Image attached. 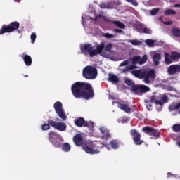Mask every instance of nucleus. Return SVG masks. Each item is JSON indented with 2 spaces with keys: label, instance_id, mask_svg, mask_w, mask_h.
Returning <instances> with one entry per match:
<instances>
[{
  "label": "nucleus",
  "instance_id": "25",
  "mask_svg": "<svg viewBox=\"0 0 180 180\" xmlns=\"http://www.w3.org/2000/svg\"><path fill=\"white\" fill-rule=\"evenodd\" d=\"M136 68H137V66L134 65H127L125 68L122 70V72L126 74V72H128V71H131V70H136Z\"/></svg>",
  "mask_w": 180,
  "mask_h": 180
},
{
  "label": "nucleus",
  "instance_id": "21",
  "mask_svg": "<svg viewBox=\"0 0 180 180\" xmlns=\"http://www.w3.org/2000/svg\"><path fill=\"white\" fill-rule=\"evenodd\" d=\"M5 33H12V30H11V26L3 25L1 29H0V35L5 34Z\"/></svg>",
  "mask_w": 180,
  "mask_h": 180
},
{
  "label": "nucleus",
  "instance_id": "52",
  "mask_svg": "<svg viewBox=\"0 0 180 180\" xmlns=\"http://www.w3.org/2000/svg\"><path fill=\"white\" fill-rule=\"evenodd\" d=\"M164 25H166L167 26H169L170 25H172V21H167V22H164Z\"/></svg>",
  "mask_w": 180,
  "mask_h": 180
},
{
  "label": "nucleus",
  "instance_id": "30",
  "mask_svg": "<svg viewBox=\"0 0 180 180\" xmlns=\"http://www.w3.org/2000/svg\"><path fill=\"white\" fill-rule=\"evenodd\" d=\"M99 6L101 9H112L110 3H101Z\"/></svg>",
  "mask_w": 180,
  "mask_h": 180
},
{
  "label": "nucleus",
  "instance_id": "10",
  "mask_svg": "<svg viewBox=\"0 0 180 180\" xmlns=\"http://www.w3.org/2000/svg\"><path fill=\"white\" fill-rule=\"evenodd\" d=\"M48 123H49L51 127H53V129H56V130H58L59 131H65L67 130V124L64 122H57L49 120Z\"/></svg>",
  "mask_w": 180,
  "mask_h": 180
},
{
  "label": "nucleus",
  "instance_id": "24",
  "mask_svg": "<svg viewBox=\"0 0 180 180\" xmlns=\"http://www.w3.org/2000/svg\"><path fill=\"white\" fill-rule=\"evenodd\" d=\"M108 57L110 60H112V61H117V53L113 51L109 52Z\"/></svg>",
  "mask_w": 180,
  "mask_h": 180
},
{
  "label": "nucleus",
  "instance_id": "5",
  "mask_svg": "<svg viewBox=\"0 0 180 180\" xmlns=\"http://www.w3.org/2000/svg\"><path fill=\"white\" fill-rule=\"evenodd\" d=\"M151 101L155 105L160 106H162L164 103H167L168 102V96L167 94H161L160 93H155L150 97Z\"/></svg>",
  "mask_w": 180,
  "mask_h": 180
},
{
  "label": "nucleus",
  "instance_id": "47",
  "mask_svg": "<svg viewBox=\"0 0 180 180\" xmlns=\"http://www.w3.org/2000/svg\"><path fill=\"white\" fill-rule=\"evenodd\" d=\"M143 33L146 34H151V30L148 27H144L143 28Z\"/></svg>",
  "mask_w": 180,
  "mask_h": 180
},
{
  "label": "nucleus",
  "instance_id": "6",
  "mask_svg": "<svg viewBox=\"0 0 180 180\" xmlns=\"http://www.w3.org/2000/svg\"><path fill=\"white\" fill-rule=\"evenodd\" d=\"M48 139L50 141L51 143H52V145L53 146V147H55L56 148H61V146H63V144L61 143V142L58 141L57 140H58V139H60V135L58 134L57 132L56 131H51L49 134H48Z\"/></svg>",
  "mask_w": 180,
  "mask_h": 180
},
{
  "label": "nucleus",
  "instance_id": "48",
  "mask_svg": "<svg viewBox=\"0 0 180 180\" xmlns=\"http://www.w3.org/2000/svg\"><path fill=\"white\" fill-rule=\"evenodd\" d=\"M129 60H124L123 62H122L120 64V65H119V67H124V65H129Z\"/></svg>",
  "mask_w": 180,
  "mask_h": 180
},
{
  "label": "nucleus",
  "instance_id": "50",
  "mask_svg": "<svg viewBox=\"0 0 180 180\" xmlns=\"http://www.w3.org/2000/svg\"><path fill=\"white\" fill-rule=\"evenodd\" d=\"M114 32L115 33H120V34H122V33H123V30L117 28L114 29Z\"/></svg>",
  "mask_w": 180,
  "mask_h": 180
},
{
  "label": "nucleus",
  "instance_id": "36",
  "mask_svg": "<svg viewBox=\"0 0 180 180\" xmlns=\"http://www.w3.org/2000/svg\"><path fill=\"white\" fill-rule=\"evenodd\" d=\"M128 43H131L133 46H140L141 44V42L138 39H129L128 40Z\"/></svg>",
  "mask_w": 180,
  "mask_h": 180
},
{
  "label": "nucleus",
  "instance_id": "55",
  "mask_svg": "<svg viewBox=\"0 0 180 180\" xmlns=\"http://www.w3.org/2000/svg\"><path fill=\"white\" fill-rule=\"evenodd\" d=\"M18 33H22V31L18 30Z\"/></svg>",
  "mask_w": 180,
  "mask_h": 180
},
{
  "label": "nucleus",
  "instance_id": "14",
  "mask_svg": "<svg viewBox=\"0 0 180 180\" xmlns=\"http://www.w3.org/2000/svg\"><path fill=\"white\" fill-rule=\"evenodd\" d=\"M103 18L104 22H108V23H113L114 25H116V26L117 27H119L120 29H125L126 28V25H124L123 22H122L120 21L112 20L108 18V17H106V16H103Z\"/></svg>",
  "mask_w": 180,
  "mask_h": 180
},
{
  "label": "nucleus",
  "instance_id": "44",
  "mask_svg": "<svg viewBox=\"0 0 180 180\" xmlns=\"http://www.w3.org/2000/svg\"><path fill=\"white\" fill-rule=\"evenodd\" d=\"M129 4H131L134 6H139V2L137 0H126Z\"/></svg>",
  "mask_w": 180,
  "mask_h": 180
},
{
  "label": "nucleus",
  "instance_id": "9",
  "mask_svg": "<svg viewBox=\"0 0 180 180\" xmlns=\"http://www.w3.org/2000/svg\"><path fill=\"white\" fill-rule=\"evenodd\" d=\"M53 107L58 116H59L60 119L65 120L67 119V115H65V112L63 109V103L60 101H57L54 103Z\"/></svg>",
  "mask_w": 180,
  "mask_h": 180
},
{
  "label": "nucleus",
  "instance_id": "12",
  "mask_svg": "<svg viewBox=\"0 0 180 180\" xmlns=\"http://www.w3.org/2000/svg\"><path fill=\"white\" fill-rule=\"evenodd\" d=\"M145 63H147V55H144L142 58L139 56H136L132 58V65H136V64L143 65Z\"/></svg>",
  "mask_w": 180,
  "mask_h": 180
},
{
  "label": "nucleus",
  "instance_id": "39",
  "mask_svg": "<svg viewBox=\"0 0 180 180\" xmlns=\"http://www.w3.org/2000/svg\"><path fill=\"white\" fill-rule=\"evenodd\" d=\"M172 130L174 133H179L180 131V124H175L172 126Z\"/></svg>",
  "mask_w": 180,
  "mask_h": 180
},
{
  "label": "nucleus",
  "instance_id": "20",
  "mask_svg": "<svg viewBox=\"0 0 180 180\" xmlns=\"http://www.w3.org/2000/svg\"><path fill=\"white\" fill-rule=\"evenodd\" d=\"M9 26L13 33V32H15V30H18L19 27H20V23L18 21H13L9 24Z\"/></svg>",
  "mask_w": 180,
  "mask_h": 180
},
{
  "label": "nucleus",
  "instance_id": "41",
  "mask_svg": "<svg viewBox=\"0 0 180 180\" xmlns=\"http://www.w3.org/2000/svg\"><path fill=\"white\" fill-rule=\"evenodd\" d=\"M112 49H113V45L112 44H107L104 47L105 51H108V53L112 51Z\"/></svg>",
  "mask_w": 180,
  "mask_h": 180
},
{
  "label": "nucleus",
  "instance_id": "17",
  "mask_svg": "<svg viewBox=\"0 0 180 180\" xmlns=\"http://www.w3.org/2000/svg\"><path fill=\"white\" fill-rule=\"evenodd\" d=\"M146 70H132L131 72V74L134 77H136V78H139V79H143L144 75H145Z\"/></svg>",
  "mask_w": 180,
  "mask_h": 180
},
{
  "label": "nucleus",
  "instance_id": "26",
  "mask_svg": "<svg viewBox=\"0 0 180 180\" xmlns=\"http://www.w3.org/2000/svg\"><path fill=\"white\" fill-rule=\"evenodd\" d=\"M173 59L170 58L169 56V53H168L167 52L165 53V64H167V65L169 64H172V60Z\"/></svg>",
  "mask_w": 180,
  "mask_h": 180
},
{
  "label": "nucleus",
  "instance_id": "13",
  "mask_svg": "<svg viewBox=\"0 0 180 180\" xmlns=\"http://www.w3.org/2000/svg\"><path fill=\"white\" fill-rule=\"evenodd\" d=\"M117 106L121 110H124L126 113H130L131 112L130 104L127 101L117 102Z\"/></svg>",
  "mask_w": 180,
  "mask_h": 180
},
{
  "label": "nucleus",
  "instance_id": "1",
  "mask_svg": "<svg viewBox=\"0 0 180 180\" xmlns=\"http://www.w3.org/2000/svg\"><path fill=\"white\" fill-rule=\"evenodd\" d=\"M71 91L76 99L84 98V99L89 101L95 96L92 85L86 82H77L74 83L71 86Z\"/></svg>",
  "mask_w": 180,
  "mask_h": 180
},
{
  "label": "nucleus",
  "instance_id": "11",
  "mask_svg": "<svg viewBox=\"0 0 180 180\" xmlns=\"http://www.w3.org/2000/svg\"><path fill=\"white\" fill-rule=\"evenodd\" d=\"M130 134L132 136L133 141L136 146H141L144 143V141L141 140V134L136 129H131Z\"/></svg>",
  "mask_w": 180,
  "mask_h": 180
},
{
  "label": "nucleus",
  "instance_id": "18",
  "mask_svg": "<svg viewBox=\"0 0 180 180\" xmlns=\"http://www.w3.org/2000/svg\"><path fill=\"white\" fill-rule=\"evenodd\" d=\"M75 124L77 127H84L85 126V118L78 117L75 120Z\"/></svg>",
  "mask_w": 180,
  "mask_h": 180
},
{
  "label": "nucleus",
  "instance_id": "4",
  "mask_svg": "<svg viewBox=\"0 0 180 180\" xmlns=\"http://www.w3.org/2000/svg\"><path fill=\"white\" fill-rule=\"evenodd\" d=\"M82 75L86 79H95L98 77V70L92 66H86L83 69Z\"/></svg>",
  "mask_w": 180,
  "mask_h": 180
},
{
  "label": "nucleus",
  "instance_id": "29",
  "mask_svg": "<svg viewBox=\"0 0 180 180\" xmlns=\"http://www.w3.org/2000/svg\"><path fill=\"white\" fill-rule=\"evenodd\" d=\"M172 34L174 37H180V29L174 27L172 30Z\"/></svg>",
  "mask_w": 180,
  "mask_h": 180
},
{
  "label": "nucleus",
  "instance_id": "15",
  "mask_svg": "<svg viewBox=\"0 0 180 180\" xmlns=\"http://www.w3.org/2000/svg\"><path fill=\"white\" fill-rule=\"evenodd\" d=\"M167 72L169 75H175L176 72H180V65H172L169 66Z\"/></svg>",
  "mask_w": 180,
  "mask_h": 180
},
{
  "label": "nucleus",
  "instance_id": "51",
  "mask_svg": "<svg viewBox=\"0 0 180 180\" xmlns=\"http://www.w3.org/2000/svg\"><path fill=\"white\" fill-rule=\"evenodd\" d=\"M167 175V178H173V176H175V175L172 174L171 172H168Z\"/></svg>",
  "mask_w": 180,
  "mask_h": 180
},
{
  "label": "nucleus",
  "instance_id": "27",
  "mask_svg": "<svg viewBox=\"0 0 180 180\" xmlns=\"http://www.w3.org/2000/svg\"><path fill=\"white\" fill-rule=\"evenodd\" d=\"M170 58H172V60H179V58H180L179 52L172 51Z\"/></svg>",
  "mask_w": 180,
  "mask_h": 180
},
{
  "label": "nucleus",
  "instance_id": "2",
  "mask_svg": "<svg viewBox=\"0 0 180 180\" xmlns=\"http://www.w3.org/2000/svg\"><path fill=\"white\" fill-rule=\"evenodd\" d=\"M104 147H106L107 149L109 150V146L105 143H102L101 141H96V143L86 141L82 145V150H84L85 153H87V154H99V150H101V148H103ZM94 148H98V150Z\"/></svg>",
  "mask_w": 180,
  "mask_h": 180
},
{
  "label": "nucleus",
  "instance_id": "31",
  "mask_svg": "<svg viewBox=\"0 0 180 180\" xmlns=\"http://www.w3.org/2000/svg\"><path fill=\"white\" fill-rule=\"evenodd\" d=\"M108 76H109V81H110V82L117 83V82L119 81V77H117V76L115 75L109 74Z\"/></svg>",
  "mask_w": 180,
  "mask_h": 180
},
{
  "label": "nucleus",
  "instance_id": "42",
  "mask_svg": "<svg viewBox=\"0 0 180 180\" xmlns=\"http://www.w3.org/2000/svg\"><path fill=\"white\" fill-rule=\"evenodd\" d=\"M145 43L147 44V46H148V47H154L155 41L153 39H146Z\"/></svg>",
  "mask_w": 180,
  "mask_h": 180
},
{
  "label": "nucleus",
  "instance_id": "32",
  "mask_svg": "<svg viewBox=\"0 0 180 180\" xmlns=\"http://www.w3.org/2000/svg\"><path fill=\"white\" fill-rule=\"evenodd\" d=\"M62 150H63V151H65V153H68V151H70V150H71V146L68 143H65L62 146Z\"/></svg>",
  "mask_w": 180,
  "mask_h": 180
},
{
  "label": "nucleus",
  "instance_id": "54",
  "mask_svg": "<svg viewBox=\"0 0 180 180\" xmlns=\"http://www.w3.org/2000/svg\"><path fill=\"white\" fill-rule=\"evenodd\" d=\"M103 16H105V15H98V18H102L103 20Z\"/></svg>",
  "mask_w": 180,
  "mask_h": 180
},
{
  "label": "nucleus",
  "instance_id": "35",
  "mask_svg": "<svg viewBox=\"0 0 180 180\" xmlns=\"http://www.w3.org/2000/svg\"><path fill=\"white\" fill-rule=\"evenodd\" d=\"M164 15L165 16H169V15H176V12H175V11H174L172 9H167V10L165 11Z\"/></svg>",
  "mask_w": 180,
  "mask_h": 180
},
{
  "label": "nucleus",
  "instance_id": "49",
  "mask_svg": "<svg viewBox=\"0 0 180 180\" xmlns=\"http://www.w3.org/2000/svg\"><path fill=\"white\" fill-rule=\"evenodd\" d=\"M105 37H106V39H113V37H115V35L110 33H105Z\"/></svg>",
  "mask_w": 180,
  "mask_h": 180
},
{
  "label": "nucleus",
  "instance_id": "53",
  "mask_svg": "<svg viewBox=\"0 0 180 180\" xmlns=\"http://www.w3.org/2000/svg\"><path fill=\"white\" fill-rule=\"evenodd\" d=\"M174 8H180V4H175L174 6Z\"/></svg>",
  "mask_w": 180,
  "mask_h": 180
},
{
  "label": "nucleus",
  "instance_id": "19",
  "mask_svg": "<svg viewBox=\"0 0 180 180\" xmlns=\"http://www.w3.org/2000/svg\"><path fill=\"white\" fill-rule=\"evenodd\" d=\"M22 60H24V63L27 67H30L33 63L32 57L27 54L22 56Z\"/></svg>",
  "mask_w": 180,
  "mask_h": 180
},
{
  "label": "nucleus",
  "instance_id": "23",
  "mask_svg": "<svg viewBox=\"0 0 180 180\" xmlns=\"http://www.w3.org/2000/svg\"><path fill=\"white\" fill-rule=\"evenodd\" d=\"M153 61L155 65H160V61H161V54L156 53L153 54Z\"/></svg>",
  "mask_w": 180,
  "mask_h": 180
},
{
  "label": "nucleus",
  "instance_id": "8",
  "mask_svg": "<svg viewBox=\"0 0 180 180\" xmlns=\"http://www.w3.org/2000/svg\"><path fill=\"white\" fill-rule=\"evenodd\" d=\"M156 74L155 70L151 69L148 71L145 70V75L143 77L144 84H151L155 79Z\"/></svg>",
  "mask_w": 180,
  "mask_h": 180
},
{
  "label": "nucleus",
  "instance_id": "40",
  "mask_svg": "<svg viewBox=\"0 0 180 180\" xmlns=\"http://www.w3.org/2000/svg\"><path fill=\"white\" fill-rule=\"evenodd\" d=\"M160 12V8H155L150 11L151 16H155Z\"/></svg>",
  "mask_w": 180,
  "mask_h": 180
},
{
  "label": "nucleus",
  "instance_id": "46",
  "mask_svg": "<svg viewBox=\"0 0 180 180\" xmlns=\"http://www.w3.org/2000/svg\"><path fill=\"white\" fill-rule=\"evenodd\" d=\"M41 129L42 130H49L50 129V123L42 124Z\"/></svg>",
  "mask_w": 180,
  "mask_h": 180
},
{
  "label": "nucleus",
  "instance_id": "33",
  "mask_svg": "<svg viewBox=\"0 0 180 180\" xmlns=\"http://www.w3.org/2000/svg\"><path fill=\"white\" fill-rule=\"evenodd\" d=\"M145 103H146V106L148 110H151V109H153V103H154L151 101V98H150V100H145Z\"/></svg>",
  "mask_w": 180,
  "mask_h": 180
},
{
  "label": "nucleus",
  "instance_id": "3",
  "mask_svg": "<svg viewBox=\"0 0 180 180\" xmlns=\"http://www.w3.org/2000/svg\"><path fill=\"white\" fill-rule=\"evenodd\" d=\"M105 49V42H101L96 46V49H94V46L91 44H86L81 47V51L84 56H89V57H95L98 54H101Z\"/></svg>",
  "mask_w": 180,
  "mask_h": 180
},
{
  "label": "nucleus",
  "instance_id": "7",
  "mask_svg": "<svg viewBox=\"0 0 180 180\" xmlns=\"http://www.w3.org/2000/svg\"><path fill=\"white\" fill-rule=\"evenodd\" d=\"M131 92H133L135 95H139L141 96L143 94H147V92H150V87L143 85V84H135L131 89Z\"/></svg>",
  "mask_w": 180,
  "mask_h": 180
},
{
  "label": "nucleus",
  "instance_id": "34",
  "mask_svg": "<svg viewBox=\"0 0 180 180\" xmlns=\"http://www.w3.org/2000/svg\"><path fill=\"white\" fill-rule=\"evenodd\" d=\"M124 83L126 85H128V86H131V89H133V86H136V84H134V82L131 79H126L124 80Z\"/></svg>",
  "mask_w": 180,
  "mask_h": 180
},
{
  "label": "nucleus",
  "instance_id": "16",
  "mask_svg": "<svg viewBox=\"0 0 180 180\" xmlns=\"http://www.w3.org/2000/svg\"><path fill=\"white\" fill-rule=\"evenodd\" d=\"M73 141L75 146H77L79 147L83 146L84 143H85V141H84V139L82 138V135L79 134H77L76 135L74 136Z\"/></svg>",
  "mask_w": 180,
  "mask_h": 180
},
{
  "label": "nucleus",
  "instance_id": "43",
  "mask_svg": "<svg viewBox=\"0 0 180 180\" xmlns=\"http://www.w3.org/2000/svg\"><path fill=\"white\" fill-rule=\"evenodd\" d=\"M110 144L112 147V148L116 149L119 148V143H117V141H111L110 142Z\"/></svg>",
  "mask_w": 180,
  "mask_h": 180
},
{
  "label": "nucleus",
  "instance_id": "56",
  "mask_svg": "<svg viewBox=\"0 0 180 180\" xmlns=\"http://www.w3.org/2000/svg\"><path fill=\"white\" fill-rule=\"evenodd\" d=\"M24 77H29V75H25Z\"/></svg>",
  "mask_w": 180,
  "mask_h": 180
},
{
  "label": "nucleus",
  "instance_id": "28",
  "mask_svg": "<svg viewBox=\"0 0 180 180\" xmlns=\"http://www.w3.org/2000/svg\"><path fill=\"white\" fill-rule=\"evenodd\" d=\"M153 129L154 128L151 127H144L142 128V131L143 133H146V134H148L149 136H150Z\"/></svg>",
  "mask_w": 180,
  "mask_h": 180
},
{
  "label": "nucleus",
  "instance_id": "38",
  "mask_svg": "<svg viewBox=\"0 0 180 180\" xmlns=\"http://www.w3.org/2000/svg\"><path fill=\"white\" fill-rule=\"evenodd\" d=\"M150 136H154V137L158 139V137H160V132L158 131V130L153 128V129H152V132H150Z\"/></svg>",
  "mask_w": 180,
  "mask_h": 180
},
{
  "label": "nucleus",
  "instance_id": "22",
  "mask_svg": "<svg viewBox=\"0 0 180 180\" xmlns=\"http://www.w3.org/2000/svg\"><path fill=\"white\" fill-rule=\"evenodd\" d=\"M100 131L101 133L102 138L104 140H108V139L110 137V134L109 133V131H108L106 129L103 127L100 128Z\"/></svg>",
  "mask_w": 180,
  "mask_h": 180
},
{
  "label": "nucleus",
  "instance_id": "37",
  "mask_svg": "<svg viewBox=\"0 0 180 180\" xmlns=\"http://www.w3.org/2000/svg\"><path fill=\"white\" fill-rule=\"evenodd\" d=\"M94 125L95 124H94L93 122L85 121L84 122V127H89V129H91V130L94 129Z\"/></svg>",
  "mask_w": 180,
  "mask_h": 180
},
{
  "label": "nucleus",
  "instance_id": "45",
  "mask_svg": "<svg viewBox=\"0 0 180 180\" xmlns=\"http://www.w3.org/2000/svg\"><path fill=\"white\" fill-rule=\"evenodd\" d=\"M36 32H32L30 36L31 43L34 44L36 41Z\"/></svg>",
  "mask_w": 180,
  "mask_h": 180
}]
</instances>
